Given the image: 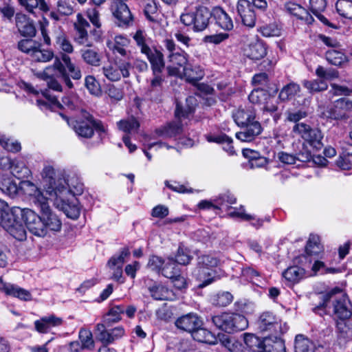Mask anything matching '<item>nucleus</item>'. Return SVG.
I'll return each mask as SVG.
<instances>
[{"label":"nucleus","instance_id":"nucleus-52","mask_svg":"<svg viewBox=\"0 0 352 352\" xmlns=\"http://www.w3.org/2000/svg\"><path fill=\"white\" fill-rule=\"evenodd\" d=\"M305 274L304 269L298 266H292L283 272V276L289 282H298Z\"/></svg>","mask_w":352,"mask_h":352},{"label":"nucleus","instance_id":"nucleus-64","mask_svg":"<svg viewBox=\"0 0 352 352\" xmlns=\"http://www.w3.org/2000/svg\"><path fill=\"white\" fill-rule=\"evenodd\" d=\"M287 11L296 16L298 19H302L307 14V10L300 5L294 2H288L285 6Z\"/></svg>","mask_w":352,"mask_h":352},{"label":"nucleus","instance_id":"nucleus-48","mask_svg":"<svg viewBox=\"0 0 352 352\" xmlns=\"http://www.w3.org/2000/svg\"><path fill=\"white\" fill-rule=\"evenodd\" d=\"M263 352H286L285 342L277 337L274 339L266 337Z\"/></svg>","mask_w":352,"mask_h":352},{"label":"nucleus","instance_id":"nucleus-31","mask_svg":"<svg viewBox=\"0 0 352 352\" xmlns=\"http://www.w3.org/2000/svg\"><path fill=\"white\" fill-rule=\"evenodd\" d=\"M204 76V69L199 65L188 62L181 70L180 75L177 76L180 78L184 77L190 82H195L201 80Z\"/></svg>","mask_w":352,"mask_h":352},{"label":"nucleus","instance_id":"nucleus-42","mask_svg":"<svg viewBox=\"0 0 352 352\" xmlns=\"http://www.w3.org/2000/svg\"><path fill=\"white\" fill-rule=\"evenodd\" d=\"M192 338L199 342L209 344H215L217 343V338L214 335L205 328L201 327L195 329L191 333Z\"/></svg>","mask_w":352,"mask_h":352},{"label":"nucleus","instance_id":"nucleus-6","mask_svg":"<svg viewBox=\"0 0 352 352\" xmlns=\"http://www.w3.org/2000/svg\"><path fill=\"white\" fill-rule=\"evenodd\" d=\"M211 16L212 14L207 8L200 6L194 11L183 13L180 16V20L186 26H191L194 32H201L208 27Z\"/></svg>","mask_w":352,"mask_h":352},{"label":"nucleus","instance_id":"nucleus-34","mask_svg":"<svg viewBox=\"0 0 352 352\" xmlns=\"http://www.w3.org/2000/svg\"><path fill=\"white\" fill-rule=\"evenodd\" d=\"M0 290H3L7 295H10L19 298L22 300H30L32 295L30 292L16 285L10 283H4L0 278Z\"/></svg>","mask_w":352,"mask_h":352},{"label":"nucleus","instance_id":"nucleus-51","mask_svg":"<svg viewBox=\"0 0 352 352\" xmlns=\"http://www.w3.org/2000/svg\"><path fill=\"white\" fill-rule=\"evenodd\" d=\"M130 251L126 247L121 249L120 252L118 254H115L110 258L107 263V265L110 269H114L116 267H122L124 263L126 261V258L129 257Z\"/></svg>","mask_w":352,"mask_h":352},{"label":"nucleus","instance_id":"nucleus-32","mask_svg":"<svg viewBox=\"0 0 352 352\" xmlns=\"http://www.w3.org/2000/svg\"><path fill=\"white\" fill-rule=\"evenodd\" d=\"M244 54L252 60H260L267 54V47L260 40L250 42L244 48Z\"/></svg>","mask_w":352,"mask_h":352},{"label":"nucleus","instance_id":"nucleus-13","mask_svg":"<svg viewBox=\"0 0 352 352\" xmlns=\"http://www.w3.org/2000/svg\"><path fill=\"white\" fill-rule=\"evenodd\" d=\"M131 63L121 58H114L113 62L102 68L104 76L110 81L116 82L122 78L130 76Z\"/></svg>","mask_w":352,"mask_h":352},{"label":"nucleus","instance_id":"nucleus-2","mask_svg":"<svg viewBox=\"0 0 352 352\" xmlns=\"http://www.w3.org/2000/svg\"><path fill=\"white\" fill-rule=\"evenodd\" d=\"M323 306L332 302L333 314L340 320H346L352 316V305L347 294L339 287H334L324 296Z\"/></svg>","mask_w":352,"mask_h":352},{"label":"nucleus","instance_id":"nucleus-45","mask_svg":"<svg viewBox=\"0 0 352 352\" xmlns=\"http://www.w3.org/2000/svg\"><path fill=\"white\" fill-rule=\"evenodd\" d=\"M343 156H340L336 162L337 165L343 170L352 168V144L346 143L342 146Z\"/></svg>","mask_w":352,"mask_h":352},{"label":"nucleus","instance_id":"nucleus-56","mask_svg":"<svg viewBox=\"0 0 352 352\" xmlns=\"http://www.w3.org/2000/svg\"><path fill=\"white\" fill-rule=\"evenodd\" d=\"M140 123L138 120L133 116L121 120L118 122V129L123 132L136 131L138 129Z\"/></svg>","mask_w":352,"mask_h":352},{"label":"nucleus","instance_id":"nucleus-11","mask_svg":"<svg viewBox=\"0 0 352 352\" xmlns=\"http://www.w3.org/2000/svg\"><path fill=\"white\" fill-rule=\"evenodd\" d=\"M151 63V69L153 77L151 79L150 85L147 89V96L152 100H159L163 94V83L164 78L162 75V72L164 68V60Z\"/></svg>","mask_w":352,"mask_h":352},{"label":"nucleus","instance_id":"nucleus-41","mask_svg":"<svg viewBox=\"0 0 352 352\" xmlns=\"http://www.w3.org/2000/svg\"><path fill=\"white\" fill-rule=\"evenodd\" d=\"M338 340L339 344L344 345L349 340L352 339V327L346 320H338L336 323Z\"/></svg>","mask_w":352,"mask_h":352},{"label":"nucleus","instance_id":"nucleus-7","mask_svg":"<svg viewBox=\"0 0 352 352\" xmlns=\"http://www.w3.org/2000/svg\"><path fill=\"white\" fill-rule=\"evenodd\" d=\"M45 100H37L38 106L42 110L50 109L52 111H57L63 109H67L71 111L78 110L80 108V101L74 96H65L62 98L60 103L55 96H51L45 91L43 94Z\"/></svg>","mask_w":352,"mask_h":352},{"label":"nucleus","instance_id":"nucleus-53","mask_svg":"<svg viewBox=\"0 0 352 352\" xmlns=\"http://www.w3.org/2000/svg\"><path fill=\"white\" fill-rule=\"evenodd\" d=\"M81 57L87 64L92 66H98L100 62V57L98 52L94 49L87 48L80 50Z\"/></svg>","mask_w":352,"mask_h":352},{"label":"nucleus","instance_id":"nucleus-37","mask_svg":"<svg viewBox=\"0 0 352 352\" xmlns=\"http://www.w3.org/2000/svg\"><path fill=\"white\" fill-rule=\"evenodd\" d=\"M206 140L210 142H214L223 144V148L229 155H234L235 151L232 145V140L226 135V133H206L204 135Z\"/></svg>","mask_w":352,"mask_h":352},{"label":"nucleus","instance_id":"nucleus-29","mask_svg":"<svg viewBox=\"0 0 352 352\" xmlns=\"http://www.w3.org/2000/svg\"><path fill=\"white\" fill-rule=\"evenodd\" d=\"M16 26L23 36L32 37L36 34L33 21L24 13L18 12L15 16Z\"/></svg>","mask_w":352,"mask_h":352},{"label":"nucleus","instance_id":"nucleus-35","mask_svg":"<svg viewBox=\"0 0 352 352\" xmlns=\"http://www.w3.org/2000/svg\"><path fill=\"white\" fill-rule=\"evenodd\" d=\"M54 47L60 52V59L62 60V56L64 55L69 56L74 52V46L64 32H59L55 38Z\"/></svg>","mask_w":352,"mask_h":352},{"label":"nucleus","instance_id":"nucleus-20","mask_svg":"<svg viewBox=\"0 0 352 352\" xmlns=\"http://www.w3.org/2000/svg\"><path fill=\"white\" fill-rule=\"evenodd\" d=\"M130 41L122 35L116 36L113 41L107 43L108 47L115 55L114 58H121L126 61H131V52L127 50Z\"/></svg>","mask_w":352,"mask_h":352},{"label":"nucleus","instance_id":"nucleus-19","mask_svg":"<svg viewBox=\"0 0 352 352\" xmlns=\"http://www.w3.org/2000/svg\"><path fill=\"white\" fill-rule=\"evenodd\" d=\"M23 221L29 231L38 236H46L43 217L38 215L34 211L29 208H24Z\"/></svg>","mask_w":352,"mask_h":352},{"label":"nucleus","instance_id":"nucleus-60","mask_svg":"<svg viewBox=\"0 0 352 352\" xmlns=\"http://www.w3.org/2000/svg\"><path fill=\"white\" fill-rule=\"evenodd\" d=\"M326 59L331 65L340 66L345 61V56L342 52L332 49L326 52Z\"/></svg>","mask_w":352,"mask_h":352},{"label":"nucleus","instance_id":"nucleus-4","mask_svg":"<svg viewBox=\"0 0 352 352\" xmlns=\"http://www.w3.org/2000/svg\"><path fill=\"white\" fill-rule=\"evenodd\" d=\"M58 189L56 195L49 197L54 202V205L62 210L65 215L70 219H76L80 213V208L78 206L77 199L70 193L67 188Z\"/></svg>","mask_w":352,"mask_h":352},{"label":"nucleus","instance_id":"nucleus-8","mask_svg":"<svg viewBox=\"0 0 352 352\" xmlns=\"http://www.w3.org/2000/svg\"><path fill=\"white\" fill-rule=\"evenodd\" d=\"M40 42L33 39H23L18 43L20 51L28 54L33 61L47 63L54 57V54L50 50H42Z\"/></svg>","mask_w":352,"mask_h":352},{"label":"nucleus","instance_id":"nucleus-61","mask_svg":"<svg viewBox=\"0 0 352 352\" xmlns=\"http://www.w3.org/2000/svg\"><path fill=\"white\" fill-rule=\"evenodd\" d=\"M144 12L146 17L151 21H156L157 17V6L154 0H145Z\"/></svg>","mask_w":352,"mask_h":352},{"label":"nucleus","instance_id":"nucleus-24","mask_svg":"<svg viewBox=\"0 0 352 352\" xmlns=\"http://www.w3.org/2000/svg\"><path fill=\"white\" fill-rule=\"evenodd\" d=\"M351 112H352V100L342 98L335 101L329 111L328 116L334 120L343 119L348 117Z\"/></svg>","mask_w":352,"mask_h":352},{"label":"nucleus","instance_id":"nucleus-27","mask_svg":"<svg viewBox=\"0 0 352 352\" xmlns=\"http://www.w3.org/2000/svg\"><path fill=\"white\" fill-rule=\"evenodd\" d=\"M192 276L199 283L198 287H205L217 280L216 272L197 265L192 272Z\"/></svg>","mask_w":352,"mask_h":352},{"label":"nucleus","instance_id":"nucleus-55","mask_svg":"<svg viewBox=\"0 0 352 352\" xmlns=\"http://www.w3.org/2000/svg\"><path fill=\"white\" fill-rule=\"evenodd\" d=\"M197 265L209 270H214L219 263V260L216 256L210 254H202L197 257Z\"/></svg>","mask_w":352,"mask_h":352},{"label":"nucleus","instance_id":"nucleus-47","mask_svg":"<svg viewBox=\"0 0 352 352\" xmlns=\"http://www.w3.org/2000/svg\"><path fill=\"white\" fill-rule=\"evenodd\" d=\"M300 91V85L295 82H290L284 86L279 93V98L283 100H292L296 96H299Z\"/></svg>","mask_w":352,"mask_h":352},{"label":"nucleus","instance_id":"nucleus-10","mask_svg":"<svg viewBox=\"0 0 352 352\" xmlns=\"http://www.w3.org/2000/svg\"><path fill=\"white\" fill-rule=\"evenodd\" d=\"M236 124L241 127L248 128L247 132H261L263 129L261 124L255 120V111L252 105L240 107L233 113Z\"/></svg>","mask_w":352,"mask_h":352},{"label":"nucleus","instance_id":"nucleus-36","mask_svg":"<svg viewBox=\"0 0 352 352\" xmlns=\"http://www.w3.org/2000/svg\"><path fill=\"white\" fill-rule=\"evenodd\" d=\"M74 12V6L66 0H58L54 10L50 12V17L58 21L63 16H70Z\"/></svg>","mask_w":352,"mask_h":352},{"label":"nucleus","instance_id":"nucleus-43","mask_svg":"<svg viewBox=\"0 0 352 352\" xmlns=\"http://www.w3.org/2000/svg\"><path fill=\"white\" fill-rule=\"evenodd\" d=\"M1 191L11 198H14L21 191V184L19 186L11 178H3L0 180Z\"/></svg>","mask_w":352,"mask_h":352},{"label":"nucleus","instance_id":"nucleus-23","mask_svg":"<svg viewBox=\"0 0 352 352\" xmlns=\"http://www.w3.org/2000/svg\"><path fill=\"white\" fill-rule=\"evenodd\" d=\"M252 6L248 0H239L236 6L237 12L243 23L250 28L254 27L256 23L255 10Z\"/></svg>","mask_w":352,"mask_h":352},{"label":"nucleus","instance_id":"nucleus-18","mask_svg":"<svg viewBox=\"0 0 352 352\" xmlns=\"http://www.w3.org/2000/svg\"><path fill=\"white\" fill-rule=\"evenodd\" d=\"M42 215L46 234L48 230L59 232L62 228V223L59 217L52 210L48 200L37 206Z\"/></svg>","mask_w":352,"mask_h":352},{"label":"nucleus","instance_id":"nucleus-59","mask_svg":"<svg viewBox=\"0 0 352 352\" xmlns=\"http://www.w3.org/2000/svg\"><path fill=\"white\" fill-rule=\"evenodd\" d=\"M85 86L90 94L100 96L102 94L100 83L93 76H87L85 78Z\"/></svg>","mask_w":352,"mask_h":352},{"label":"nucleus","instance_id":"nucleus-3","mask_svg":"<svg viewBox=\"0 0 352 352\" xmlns=\"http://www.w3.org/2000/svg\"><path fill=\"white\" fill-rule=\"evenodd\" d=\"M59 115L75 132H106L107 125L89 113L82 111L78 116L68 118L62 113Z\"/></svg>","mask_w":352,"mask_h":352},{"label":"nucleus","instance_id":"nucleus-25","mask_svg":"<svg viewBox=\"0 0 352 352\" xmlns=\"http://www.w3.org/2000/svg\"><path fill=\"white\" fill-rule=\"evenodd\" d=\"M175 324L178 329L191 333L195 329L201 327L203 322L197 314L189 313L178 318Z\"/></svg>","mask_w":352,"mask_h":352},{"label":"nucleus","instance_id":"nucleus-28","mask_svg":"<svg viewBox=\"0 0 352 352\" xmlns=\"http://www.w3.org/2000/svg\"><path fill=\"white\" fill-rule=\"evenodd\" d=\"M20 184L21 190H22L25 194L33 197L32 201L36 206H38L50 199L49 197H46L43 195V192H41L40 189L30 181L23 180L20 182Z\"/></svg>","mask_w":352,"mask_h":352},{"label":"nucleus","instance_id":"nucleus-44","mask_svg":"<svg viewBox=\"0 0 352 352\" xmlns=\"http://www.w3.org/2000/svg\"><path fill=\"white\" fill-rule=\"evenodd\" d=\"M314 343L302 334L296 336L294 342V352H315Z\"/></svg>","mask_w":352,"mask_h":352},{"label":"nucleus","instance_id":"nucleus-39","mask_svg":"<svg viewBox=\"0 0 352 352\" xmlns=\"http://www.w3.org/2000/svg\"><path fill=\"white\" fill-rule=\"evenodd\" d=\"M216 23L224 30H232L234 25L231 17L221 8L216 7L211 12Z\"/></svg>","mask_w":352,"mask_h":352},{"label":"nucleus","instance_id":"nucleus-63","mask_svg":"<svg viewBox=\"0 0 352 352\" xmlns=\"http://www.w3.org/2000/svg\"><path fill=\"white\" fill-rule=\"evenodd\" d=\"M302 84L311 93L324 91L327 88L324 80H304Z\"/></svg>","mask_w":352,"mask_h":352},{"label":"nucleus","instance_id":"nucleus-30","mask_svg":"<svg viewBox=\"0 0 352 352\" xmlns=\"http://www.w3.org/2000/svg\"><path fill=\"white\" fill-rule=\"evenodd\" d=\"M19 4L28 13L36 15L37 12L47 13L50 6L45 0H17Z\"/></svg>","mask_w":352,"mask_h":352},{"label":"nucleus","instance_id":"nucleus-54","mask_svg":"<svg viewBox=\"0 0 352 352\" xmlns=\"http://www.w3.org/2000/svg\"><path fill=\"white\" fill-rule=\"evenodd\" d=\"M336 8L340 16L352 19V0H338Z\"/></svg>","mask_w":352,"mask_h":352},{"label":"nucleus","instance_id":"nucleus-50","mask_svg":"<svg viewBox=\"0 0 352 352\" xmlns=\"http://www.w3.org/2000/svg\"><path fill=\"white\" fill-rule=\"evenodd\" d=\"M124 313V306L123 305H113L106 314L104 322L108 325L111 323L118 322L121 320V315Z\"/></svg>","mask_w":352,"mask_h":352},{"label":"nucleus","instance_id":"nucleus-46","mask_svg":"<svg viewBox=\"0 0 352 352\" xmlns=\"http://www.w3.org/2000/svg\"><path fill=\"white\" fill-rule=\"evenodd\" d=\"M243 340L247 346L253 352H263L265 338L261 340L254 334L245 333L243 334Z\"/></svg>","mask_w":352,"mask_h":352},{"label":"nucleus","instance_id":"nucleus-57","mask_svg":"<svg viewBox=\"0 0 352 352\" xmlns=\"http://www.w3.org/2000/svg\"><path fill=\"white\" fill-rule=\"evenodd\" d=\"M321 250L322 246L320 243L319 236L316 234H310L305 247L307 254L309 255L318 254Z\"/></svg>","mask_w":352,"mask_h":352},{"label":"nucleus","instance_id":"nucleus-14","mask_svg":"<svg viewBox=\"0 0 352 352\" xmlns=\"http://www.w3.org/2000/svg\"><path fill=\"white\" fill-rule=\"evenodd\" d=\"M133 38L136 45L140 49L141 52L146 56L151 64L155 63L157 65V61L164 60V56L161 52L150 47L151 41L145 32L138 30Z\"/></svg>","mask_w":352,"mask_h":352},{"label":"nucleus","instance_id":"nucleus-22","mask_svg":"<svg viewBox=\"0 0 352 352\" xmlns=\"http://www.w3.org/2000/svg\"><path fill=\"white\" fill-rule=\"evenodd\" d=\"M74 27L76 32L74 36L76 43L81 45L91 47V43L89 41L87 32L89 23L80 13L76 15V21L74 23Z\"/></svg>","mask_w":352,"mask_h":352},{"label":"nucleus","instance_id":"nucleus-26","mask_svg":"<svg viewBox=\"0 0 352 352\" xmlns=\"http://www.w3.org/2000/svg\"><path fill=\"white\" fill-rule=\"evenodd\" d=\"M113 16L118 21L119 26L129 25L133 20V16L128 6L122 1H113L112 4Z\"/></svg>","mask_w":352,"mask_h":352},{"label":"nucleus","instance_id":"nucleus-15","mask_svg":"<svg viewBox=\"0 0 352 352\" xmlns=\"http://www.w3.org/2000/svg\"><path fill=\"white\" fill-rule=\"evenodd\" d=\"M24 209L19 207L10 208L8 204L0 199V224L6 229V224L14 226L23 221Z\"/></svg>","mask_w":352,"mask_h":352},{"label":"nucleus","instance_id":"nucleus-62","mask_svg":"<svg viewBox=\"0 0 352 352\" xmlns=\"http://www.w3.org/2000/svg\"><path fill=\"white\" fill-rule=\"evenodd\" d=\"M259 32L265 37L279 36L281 34V28L276 23H272L261 26Z\"/></svg>","mask_w":352,"mask_h":352},{"label":"nucleus","instance_id":"nucleus-49","mask_svg":"<svg viewBox=\"0 0 352 352\" xmlns=\"http://www.w3.org/2000/svg\"><path fill=\"white\" fill-rule=\"evenodd\" d=\"M4 230L18 241H22L26 239V230L22 221L16 223L14 226L6 224Z\"/></svg>","mask_w":352,"mask_h":352},{"label":"nucleus","instance_id":"nucleus-5","mask_svg":"<svg viewBox=\"0 0 352 352\" xmlns=\"http://www.w3.org/2000/svg\"><path fill=\"white\" fill-rule=\"evenodd\" d=\"M212 323L228 333H233L245 330L248 326L246 318L239 314L224 312L211 318Z\"/></svg>","mask_w":352,"mask_h":352},{"label":"nucleus","instance_id":"nucleus-33","mask_svg":"<svg viewBox=\"0 0 352 352\" xmlns=\"http://www.w3.org/2000/svg\"><path fill=\"white\" fill-rule=\"evenodd\" d=\"M2 160L9 164V168L12 175L19 179L28 178L30 175V169L25 165L24 162L17 160H11L8 157H3Z\"/></svg>","mask_w":352,"mask_h":352},{"label":"nucleus","instance_id":"nucleus-16","mask_svg":"<svg viewBox=\"0 0 352 352\" xmlns=\"http://www.w3.org/2000/svg\"><path fill=\"white\" fill-rule=\"evenodd\" d=\"M186 107L183 108L179 104H177L175 109L176 121L168 124V128L164 132H177L182 129V124L179 123L180 120L188 118L192 114L197 106V100L194 96H188L186 100Z\"/></svg>","mask_w":352,"mask_h":352},{"label":"nucleus","instance_id":"nucleus-38","mask_svg":"<svg viewBox=\"0 0 352 352\" xmlns=\"http://www.w3.org/2000/svg\"><path fill=\"white\" fill-rule=\"evenodd\" d=\"M63 323L60 318L54 315L45 316L34 322L35 329L39 333H47L52 327L60 326Z\"/></svg>","mask_w":352,"mask_h":352},{"label":"nucleus","instance_id":"nucleus-17","mask_svg":"<svg viewBox=\"0 0 352 352\" xmlns=\"http://www.w3.org/2000/svg\"><path fill=\"white\" fill-rule=\"evenodd\" d=\"M42 176L43 179L44 191L46 195L49 197L56 195L58 192V189L67 188V186L63 184L61 179L56 180L55 179V170L52 166H46L44 167Z\"/></svg>","mask_w":352,"mask_h":352},{"label":"nucleus","instance_id":"nucleus-40","mask_svg":"<svg viewBox=\"0 0 352 352\" xmlns=\"http://www.w3.org/2000/svg\"><path fill=\"white\" fill-rule=\"evenodd\" d=\"M151 297L157 300H173L175 295L173 291L160 284H155L148 287Z\"/></svg>","mask_w":352,"mask_h":352},{"label":"nucleus","instance_id":"nucleus-9","mask_svg":"<svg viewBox=\"0 0 352 352\" xmlns=\"http://www.w3.org/2000/svg\"><path fill=\"white\" fill-rule=\"evenodd\" d=\"M165 48L169 52L168 72L171 76H179L181 70L188 63V54L184 51L177 50L175 42L170 38L164 41Z\"/></svg>","mask_w":352,"mask_h":352},{"label":"nucleus","instance_id":"nucleus-58","mask_svg":"<svg viewBox=\"0 0 352 352\" xmlns=\"http://www.w3.org/2000/svg\"><path fill=\"white\" fill-rule=\"evenodd\" d=\"M162 275L168 278L175 277L180 274L178 264L173 258H169L162 269Z\"/></svg>","mask_w":352,"mask_h":352},{"label":"nucleus","instance_id":"nucleus-1","mask_svg":"<svg viewBox=\"0 0 352 352\" xmlns=\"http://www.w3.org/2000/svg\"><path fill=\"white\" fill-rule=\"evenodd\" d=\"M67 71L73 79L79 80L81 78L80 69L72 63L69 56L64 55L62 56V60L58 56H55L54 63L45 67L43 72L37 73L36 76L40 79L45 80L50 89L61 92L62 86L56 78L58 76L62 78L69 88L73 87V83L69 79Z\"/></svg>","mask_w":352,"mask_h":352},{"label":"nucleus","instance_id":"nucleus-21","mask_svg":"<svg viewBox=\"0 0 352 352\" xmlns=\"http://www.w3.org/2000/svg\"><path fill=\"white\" fill-rule=\"evenodd\" d=\"M280 318L273 311H265L263 312L258 320V329L261 332H278L280 330Z\"/></svg>","mask_w":352,"mask_h":352},{"label":"nucleus","instance_id":"nucleus-12","mask_svg":"<svg viewBox=\"0 0 352 352\" xmlns=\"http://www.w3.org/2000/svg\"><path fill=\"white\" fill-rule=\"evenodd\" d=\"M302 138L305 151L298 153L296 160L303 162H310L312 158L311 151H319L323 147V136L322 133H302Z\"/></svg>","mask_w":352,"mask_h":352}]
</instances>
